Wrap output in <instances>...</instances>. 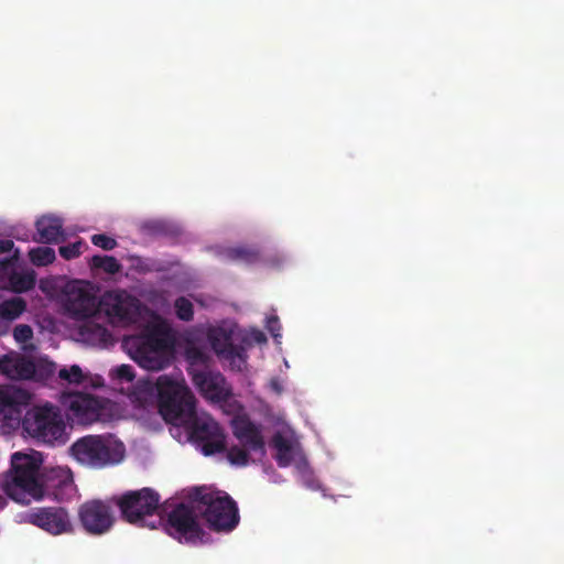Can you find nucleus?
<instances>
[{
    "mask_svg": "<svg viewBox=\"0 0 564 564\" xmlns=\"http://www.w3.org/2000/svg\"><path fill=\"white\" fill-rule=\"evenodd\" d=\"M116 377L121 381L131 382L134 379L133 368L129 365H121L115 370Z\"/></svg>",
    "mask_w": 564,
    "mask_h": 564,
    "instance_id": "obj_35",
    "label": "nucleus"
},
{
    "mask_svg": "<svg viewBox=\"0 0 564 564\" xmlns=\"http://www.w3.org/2000/svg\"><path fill=\"white\" fill-rule=\"evenodd\" d=\"M185 356L191 365V367L188 368V372L192 369H197V366H204L206 368V366L210 361L209 355L205 350L196 346L187 347L185 350Z\"/></svg>",
    "mask_w": 564,
    "mask_h": 564,
    "instance_id": "obj_27",
    "label": "nucleus"
},
{
    "mask_svg": "<svg viewBox=\"0 0 564 564\" xmlns=\"http://www.w3.org/2000/svg\"><path fill=\"white\" fill-rule=\"evenodd\" d=\"M176 317L184 322H189L194 317L193 303L185 296H180L174 302Z\"/></svg>",
    "mask_w": 564,
    "mask_h": 564,
    "instance_id": "obj_28",
    "label": "nucleus"
},
{
    "mask_svg": "<svg viewBox=\"0 0 564 564\" xmlns=\"http://www.w3.org/2000/svg\"><path fill=\"white\" fill-rule=\"evenodd\" d=\"M13 338L17 343L22 344L26 348L25 344L33 338V330L28 324H19L13 329Z\"/></svg>",
    "mask_w": 564,
    "mask_h": 564,
    "instance_id": "obj_32",
    "label": "nucleus"
},
{
    "mask_svg": "<svg viewBox=\"0 0 564 564\" xmlns=\"http://www.w3.org/2000/svg\"><path fill=\"white\" fill-rule=\"evenodd\" d=\"M78 518L83 529L91 535L107 533L116 521L111 505L99 499L84 502L78 509Z\"/></svg>",
    "mask_w": 564,
    "mask_h": 564,
    "instance_id": "obj_10",
    "label": "nucleus"
},
{
    "mask_svg": "<svg viewBox=\"0 0 564 564\" xmlns=\"http://www.w3.org/2000/svg\"><path fill=\"white\" fill-rule=\"evenodd\" d=\"M37 238L42 243H56L64 240L63 221L58 217L42 216L35 223Z\"/></svg>",
    "mask_w": 564,
    "mask_h": 564,
    "instance_id": "obj_21",
    "label": "nucleus"
},
{
    "mask_svg": "<svg viewBox=\"0 0 564 564\" xmlns=\"http://www.w3.org/2000/svg\"><path fill=\"white\" fill-rule=\"evenodd\" d=\"M83 245L84 243L82 241H76V242H73V243H68L66 246H62L58 249L59 254L65 260L75 259V258L79 257V254L82 253Z\"/></svg>",
    "mask_w": 564,
    "mask_h": 564,
    "instance_id": "obj_33",
    "label": "nucleus"
},
{
    "mask_svg": "<svg viewBox=\"0 0 564 564\" xmlns=\"http://www.w3.org/2000/svg\"><path fill=\"white\" fill-rule=\"evenodd\" d=\"M144 228H147L149 231H151L153 234H160L163 231L164 225L161 221H151V223H147L144 225Z\"/></svg>",
    "mask_w": 564,
    "mask_h": 564,
    "instance_id": "obj_38",
    "label": "nucleus"
},
{
    "mask_svg": "<svg viewBox=\"0 0 564 564\" xmlns=\"http://www.w3.org/2000/svg\"><path fill=\"white\" fill-rule=\"evenodd\" d=\"M12 288L17 292H25L34 288L35 278L30 273H13L10 278Z\"/></svg>",
    "mask_w": 564,
    "mask_h": 564,
    "instance_id": "obj_29",
    "label": "nucleus"
},
{
    "mask_svg": "<svg viewBox=\"0 0 564 564\" xmlns=\"http://www.w3.org/2000/svg\"><path fill=\"white\" fill-rule=\"evenodd\" d=\"M30 261L36 267H45L56 259L55 251L51 247H36L29 251Z\"/></svg>",
    "mask_w": 564,
    "mask_h": 564,
    "instance_id": "obj_26",
    "label": "nucleus"
},
{
    "mask_svg": "<svg viewBox=\"0 0 564 564\" xmlns=\"http://www.w3.org/2000/svg\"><path fill=\"white\" fill-rule=\"evenodd\" d=\"M17 260L18 254L0 260V271L7 272L14 267Z\"/></svg>",
    "mask_w": 564,
    "mask_h": 564,
    "instance_id": "obj_37",
    "label": "nucleus"
},
{
    "mask_svg": "<svg viewBox=\"0 0 564 564\" xmlns=\"http://www.w3.org/2000/svg\"><path fill=\"white\" fill-rule=\"evenodd\" d=\"M227 458L232 465L246 466L249 463V454L246 447L237 445L231 446L227 451Z\"/></svg>",
    "mask_w": 564,
    "mask_h": 564,
    "instance_id": "obj_30",
    "label": "nucleus"
},
{
    "mask_svg": "<svg viewBox=\"0 0 564 564\" xmlns=\"http://www.w3.org/2000/svg\"><path fill=\"white\" fill-rule=\"evenodd\" d=\"M131 402L141 409L159 405V377L155 380L150 378L140 379L129 393Z\"/></svg>",
    "mask_w": 564,
    "mask_h": 564,
    "instance_id": "obj_19",
    "label": "nucleus"
},
{
    "mask_svg": "<svg viewBox=\"0 0 564 564\" xmlns=\"http://www.w3.org/2000/svg\"><path fill=\"white\" fill-rule=\"evenodd\" d=\"M59 379L67 381L68 383H82L84 381V375L79 366L73 365L69 369L62 368L58 371Z\"/></svg>",
    "mask_w": 564,
    "mask_h": 564,
    "instance_id": "obj_31",
    "label": "nucleus"
},
{
    "mask_svg": "<svg viewBox=\"0 0 564 564\" xmlns=\"http://www.w3.org/2000/svg\"><path fill=\"white\" fill-rule=\"evenodd\" d=\"M26 308V303L22 297H12L0 304V317L9 323L19 317Z\"/></svg>",
    "mask_w": 564,
    "mask_h": 564,
    "instance_id": "obj_24",
    "label": "nucleus"
},
{
    "mask_svg": "<svg viewBox=\"0 0 564 564\" xmlns=\"http://www.w3.org/2000/svg\"><path fill=\"white\" fill-rule=\"evenodd\" d=\"M161 497L152 488L129 490L115 497L113 501L120 510L121 518L133 525L156 529L155 520L148 522L149 517L159 516Z\"/></svg>",
    "mask_w": 564,
    "mask_h": 564,
    "instance_id": "obj_7",
    "label": "nucleus"
},
{
    "mask_svg": "<svg viewBox=\"0 0 564 564\" xmlns=\"http://www.w3.org/2000/svg\"><path fill=\"white\" fill-rule=\"evenodd\" d=\"M9 325L0 317V336L8 333Z\"/></svg>",
    "mask_w": 564,
    "mask_h": 564,
    "instance_id": "obj_41",
    "label": "nucleus"
},
{
    "mask_svg": "<svg viewBox=\"0 0 564 564\" xmlns=\"http://www.w3.org/2000/svg\"><path fill=\"white\" fill-rule=\"evenodd\" d=\"M63 304L68 315L84 319L98 313L99 299L88 283L73 281L65 286Z\"/></svg>",
    "mask_w": 564,
    "mask_h": 564,
    "instance_id": "obj_9",
    "label": "nucleus"
},
{
    "mask_svg": "<svg viewBox=\"0 0 564 564\" xmlns=\"http://www.w3.org/2000/svg\"><path fill=\"white\" fill-rule=\"evenodd\" d=\"M89 264L91 269H99L108 274H117L122 269L120 262L112 256H94Z\"/></svg>",
    "mask_w": 564,
    "mask_h": 564,
    "instance_id": "obj_25",
    "label": "nucleus"
},
{
    "mask_svg": "<svg viewBox=\"0 0 564 564\" xmlns=\"http://www.w3.org/2000/svg\"><path fill=\"white\" fill-rule=\"evenodd\" d=\"M0 372L13 380L30 379L35 373V365L20 355H4L0 358Z\"/></svg>",
    "mask_w": 564,
    "mask_h": 564,
    "instance_id": "obj_20",
    "label": "nucleus"
},
{
    "mask_svg": "<svg viewBox=\"0 0 564 564\" xmlns=\"http://www.w3.org/2000/svg\"><path fill=\"white\" fill-rule=\"evenodd\" d=\"M14 243L11 239H0V254L10 252Z\"/></svg>",
    "mask_w": 564,
    "mask_h": 564,
    "instance_id": "obj_39",
    "label": "nucleus"
},
{
    "mask_svg": "<svg viewBox=\"0 0 564 564\" xmlns=\"http://www.w3.org/2000/svg\"><path fill=\"white\" fill-rule=\"evenodd\" d=\"M91 242L94 246L101 248L102 250L109 251L117 247L116 239L105 235L96 234L91 236Z\"/></svg>",
    "mask_w": 564,
    "mask_h": 564,
    "instance_id": "obj_34",
    "label": "nucleus"
},
{
    "mask_svg": "<svg viewBox=\"0 0 564 564\" xmlns=\"http://www.w3.org/2000/svg\"><path fill=\"white\" fill-rule=\"evenodd\" d=\"M232 433L235 437L249 451L265 453L264 438L260 426L248 417H236L232 420Z\"/></svg>",
    "mask_w": 564,
    "mask_h": 564,
    "instance_id": "obj_17",
    "label": "nucleus"
},
{
    "mask_svg": "<svg viewBox=\"0 0 564 564\" xmlns=\"http://www.w3.org/2000/svg\"><path fill=\"white\" fill-rule=\"evenodd\" d=\"M70 455L82 465L101 469L121 463L124 444L112 434L85 435L69 447Z\"/></svg>",
    "mask_w": 564,
    "mask_h": 564,
    "instance_id": "obj_4",
    "label": "nucleus"
},
{
    "mask_svg": "<svg viewBox=\"0 0 564 564\" xmlns=\"http://www.w3.org/2000/svg\"><path fill=\"white\" fill-rule=\"evenodd\" d=\"M192 502L197 512L215 532H230L239 523V511L236 501L226 492L206 487L193 489Z\"/></svg>",
    "mask_w": 564,
    "mask_h": 564,
    "instance_id": "obj_3",
    "label": "nucleus"
},
{
    "mask_svg": "<svg viewBox=\"0 0 564 564\" xmlns=\"http://www.w3.org/2000/svg\"><path fill=\"white\" fill-rule=\"evenodd\" d=\"M24 521L52 535L69 534L74 531L70 516L62 507L32 508L25 512Z\"/></svg>",
    "mask_w": 564,
    "mask_h": 564,
    "instance_id": "obj_11",
    "label": "nucleus"
},
{
    "mask_svg": "<svg viewBox=\"0 0 564 564\" xmlns=\"http://www.w3.org/2000/svg\"><path fill=\"white\" fill-rule=\"evenodd\" d=\"M30 400L31 394L24 389L12 384L0 386V421L19 420Z\"/></svg>",
    "mask_w": 564,
    "mask_h": 564,
    "instance_id": "obj_16",
    "label": "nucleus"
},
{
    "mask_svg": "<svg viewBox=\"0 0 564 564\" xmlns=\"http://www.w3.org/2000/svg\"><path fill=\"white\" fill-rule=\"evenodd\" d=\"M41 466L42 458L39 454L14 453L10 471L0 479V489L13 501L26 505L53 494L52 489L56 487L72 485L70 481L61 479L55 469L41 473Z\"/></svg>",
    "mask_w": 564,
    "mask_h": 564,
    "instance_id": "obj_2",
    "label": "nucleus"
},
{
    "mask_svg": "<svg viewBox=\"0 0 564 564\" xmlns=\"http://www.w3.org/2000/svg\"><path fill=\"white\" fill-rule=\"evenodd\" d=\"M159 413L172 424L180 425L195 416V397L184 380L159 376Z\"/></svg>",
    "mask_w": 564,
    "mask_h": 564,
    "instance_id": "obj_6",
    "label": "nucleus"
},
{
    "mask_svg": "<svg viewBox=\"0 0 564 564\" xmlns=\"http://www.w3.org/2000/svg\"><path fill=\"white\" fill-rule=\"evenodd\" d=\"M65 404L79 424L88 425L101 420L104 406L97 397L74 393L67 398Z\"/></svg>",
    "mask_w": 564,
    "mask_h": 564,
    "instance_id": "obj_15",
    "label": "nucleus"
},
{
    "mask_svg": "<svg viewBox=\"0 0 564 564\" xmlns=\"http://www.w3.org/2000/svg\"><path fill=\"white\" fill-rule=\"evenodd\" d=\"M267 328L272 334V336L278 337L279 336L278 332L281 328L279 318L276 316H272V317L268 318Z\"/></svg>",
    "mask_w": 564,
    "mask_h": 564,
    "instance_id": "obj_36",
    "label": "nucleus"
},
{
    "mask_svg": "<svg viewBox=\"0 0 564 564\" xmlns=\"http://www.w3.org/2000/svg\"><path fill=\"white\" fill-rule=\"evenodd\" d=\"M6 505H7L6 499L0 495V509L4 508Z\"/></svg>",
    "mask_w": 564,
    "mask_h": 564,
    "instance_id": "obj_42",
    "label": "nucleus"
},
{
    "mask_svg": "<svg viewBox=\"0 0 564 564\" xmlns=\"http://www.w3.org/2000/svg\"><path fill=\"white\" fill-rule=\"evenodd\" d=\"M224 254L230 261L246 264H253L260 260L259 250L257 248L247 246L228 248Z\"/></svg>",
    "mask_w": 564,
    "mask_h": 564,
    "instance_id": "obj_23",
    "label": "nucleus"
},
{
    "mask_svg": "<svg viewBox=\"0 0 564 564\" xmlns=\"http://www.w3.org/2000/svg\"><path fill=\"white\" fill-rule=\"evenodd\" d=\"M22 429L32 438L50 446L64 445L68 440L59 408L48 402L30 408L22 419Z\"/></svg>",
    "mask_w": 564,
    "mask_h": 564,
    "instance_id": "obj_5",
    "label": "nucleus"
},
{
    "mask_svg": "<svg viewBox=\"0 0 564 564\" xmlns=\"http://www.w3.org/2000/svg\"><path fill=\"white\" fill-rule=\"evenodd\" d=\"M98 314L113 326L141 328L139 334L123 337L122 345L130 357L142 368L162 370L171 362L174 336L162 319L143 323L140 301L127 292H106L99 299Z\"/></svg>",
    "mask_w": 564,
    "mask_h": 564,
    "instance_id": "obj_1",
    "label": "nucleus"
},
{
    "mask_svg": "<svg viewBox=\"0 0 564 564\" xmlns=\"http://www.w3.org/2000/svg\"><path fill=\"white\" fill-rule=\"evenodd\" d=\"M99 319L101 316L98 313L84 318V323L78 328V335L84 343L106 347L112 343V336L108 328L99 323Z\"/></svg>",
    "mask_w": 564,
    "mask_h": 564,
    "instance_id": "obj_18",
    "label": "nucleus"
},
{
    "mask_svg": "<svg viewBox=\"0 0 564 564\" xmlns=\"http://www.w3.org/2000/svg\"><path fill=\"white\" fill-rule=\"evenodd\" d=\"M208 341L215 354L230 362L231 368L240 370L246 362V350L232 343L231 332L223 327L210 328L207 334Z\"/></svg>",
    "mask_w": 564,
    "mask_h": 564,
    "instance_id": "obj_14",
    "label": "nucleus"
},
{
    "mask_svg": "<svg viewBox=\"0 0 564 564\" xmlns=\"http://www.w3.org/2000/svg\"><path fill=\"white\" fill-rule=\"evenodd\" d=\"M197 509L195 503H178L167 514L166 521L163 520L162 516L155 519L156 528L162 525L164 530L174 539L180 542L196 543L203 540L204 531L197 520Z\"/></svg>",
    "mask_w": 564,
    "mask_h": 564,
    "instance_id": "obj_8",
    "label": "nucleus"
},
{
    "mask_svg": "<svg viewBox=\"0 0 564 564\" xmlns=\"http://www.w3.org/2000/svg\"><path fill=\"white\" fill-rule=\"evenodd\" d=\"M252 337H253V340L258 344H262V343H265L267 341V337L265 335L260 332V330H256L252 333Z\"/></svg>",
    "mask_w": 564,
    "mask_h": 564,
    "instance_id": "obj_40",
    "label": "nucleus"
},
{
    "mask_svg": "<svg viewBox=\"0 0 564 564\" xmlns=\"http://www.w3.org/2000/svg\"><path fill=\"white\" fill-rule=\"evenodd\" d=\"M271 445L276 451L274 458L279 467L290 466L294 459L292 442L282 433L276 432L271 438Z\"/></svg>",
    "mask_w": 564,
    "mask_h": 564,
    "instance_id": "obj_22",
    "label": "nucleus"
},
{
    "mask_svg": "<svg viewBox=\"0 0 564 564\" xmlns=\"http://www.w3.org/2000/svg\"><path fill=\"white\" fill-rule=\"evenodd\" d=\"M193 438L202 445L205 455H214L226 449L224 429L212 417L195 419L192 427Z\"/></svg>",
    "mask_w": 564,
    "mask_h": 564,
    "instance_id": "obj_13",
    "label": "nucleus"
},
{
    "mask_svg": "<svg viewBox=\"0 0 564 564\" xmlns=\"http://www.w3.org/2000/svg\"><path fill=\"white\" fill-rule=\"evenodd\" d=\"M189 376L199 393L212 402H227L232 395L230 384L219 371L207 368L192 369Z\"/></svg>",
    "mask_w": 564,
    "mask_h": 564,
    "instance_id": "obj_12",
    "label": "nucleus"
}]
</instances>
